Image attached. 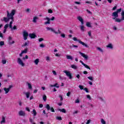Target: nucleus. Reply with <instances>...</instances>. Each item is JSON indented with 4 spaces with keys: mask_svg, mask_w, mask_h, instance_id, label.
Segmentation results:
<instances>
[{
    "mask_svg": "<svg viewBox=\"0 0 124 124\" xmlns=\"http://www.w3.org/2000/svg\"><path fill=\"white\" fill-rule=\"evenodd\" d=\"M46 30L47 31H52V32H54L56 34H58L59 33V32L55 31V30H54V29L52 28L46 27Z\"/></svg>",
    "mask_w": 124,
    "mask_h": 124,
    "instance_id": "9b49d317",
    "label": "nucleus"
},
{
    "mask_svg": "<svg viewBox=\"0 0 124 124\" xmlns=\"http://www.w3.org/2000/svg\"><path fill=\"white\" fill-rule=\"evenodd\" d=\"M71 67L72 68H73V69H77V68H78V67H77V66L74 65V64H72L71 65Z\"/></svg>",
    "mask_w": 124,
    "mask_h": 124,
    "instance_id": "b1692460",
    "label": "nucleus"
},
{
    "mask_svg": "<svg viewBox=\"0 0 124 124\" xmlns=\"http://www.w3.org/2000/svg\"><path fill=\"white\" fill-rule=\"evenodd\" d=\"M26 110L27 111H28V112H30L31 111V110H30V108H28V107L26 108Z\"/></svg>",
    "mask_w": 124,
    "mask_h": 124,
    "instance_id": "052dcab7",
    "label": "nucleus"
},
{
    "mask_svg": "<svg viewBox=\"0 0 124 124\" xmlns=\"http://www.w3.org/2000/svg\"><path fill=\"white\" fill-rule=\"evenodd\" d=\"M59 79L60 80H66V78L64 77L60 76L59 77Z\"/></svg>",
    "mask_w": 124,
    "mask_h": 124,
    "instance_id": "2f4dec72",
    "label": "nucleus"
},
{
    "mask_svg": "<svg viewBox=\"0 0 124 124\" xmlns=\"http://www.w3.org/2000/svg\"><path fill=\"white\" fill-rule=\"evenodd\" d=\"M16 13V10H13L11 13H9L8 11H7V17H4L2 21H4L5 23H7L10 20H12L13 21L14 19V16L15 15V13Z\"/></svg>",
    "mask_w": 124,
    "mask_h": 124,
    "instance_id": "f257e3e1",
    "label": "nucleus"
},
{
    "mask_svg": "<svg viewBox=\"0 0 124 124\" xmlns=\"http://www.w3.org/2000/svg\"><path fill=\"white\" fill-rule=\"evenodd\" d=\"M43 40H44V39L42 38H40L39 39V42H41V41H43Z\"/></svg>",
    "mask_w": 124,
    "mask_h": 124,
    "instance_id": "603ef678",
    "label": "nucleus"
},
{
    "mask_svg": "<svg viewBox=\"0 0 124 124\" xmlns=\"http://www.w3.org/2000/svg\"><path fill=\"white\" fill-rule=\"evenodd\" d=\"M44 20H47V21L45 22V25H48V24H51V22H50V20H51V21H54L55 20V17L54 16H52L51 18L46 17H45Z\"/></svg>",
    "mask_w": 124,
    "mask_h": 124,
    "instance_id": "f03ea898",
    "label": "nucleus"
},
{
    "mask_svg": "<svg viewBox=\"0 0 124 124\" xmlns=\"http://www.w3.org/2000/svg\"><path fill=\"white\" fill-rule=\"evenodd\" d=\"M92 121V120H91V119L88 120L86 123V124H89L90 123H91V122Z\"/></svg>",
    "mask_w": 124,
    "mask_h": 124,
    "instance_id": "bf43d9fd",
    "label": "nucleus"
},
{
    "mask_svg": "<svg viewBox=\"0 0 124 124\" xmlns=\"http://www.w3.org/2000/svg\"><path fill=\"white\" fill-rule=\"evenodd\" d=\"M13 30H17V27H16V25H15V26L13 27V28H12V31H13Z\"/></svg>",
    "mask_w": 124,
    "mask_h": 124,
    "instance_id": "4d7b16f0",
    "label": "nucleus"
},
{
    "mask_svg": "<svg viewBox=\"0 0 124 124\" xmlns=\"http://www.w3.org/2000/svg\"><path fill=\"white\" fill-rule=\"evenodd\" d=\"M56 120H58V121H62V119L61 117H56Z\"/></svg>",
    "mask_w": 124,
    "mask_h": 124,
    "instance_id": "a19ab883",
    "label": "nucleus"
},
{
    "mask_svg": "<svg viewBox=\"0 0 124 124\" xmlns=\"http://www.w3.org/2000/svg\"><path fill=\"white\" fill-rule=\"evenodd\" d=\"M75 3H76V4H81V3L78 1H75Z\"/></svg>",
    "mask_w": 124,
    "mask_h": 124,
    "instance_id": "e2e57ef3",
    "label": "nucleus"
},
{
    "mask_svg": "<svg viewBox=\"0 0 124 124\" xmlns=\"http://www.w3.org/2000/svg\"><path fill=\"white\" fill-rule=\"evenodd\" d=\"M78 20L80 22H81V25H84V19H83V18L82 17L78 16L77 17Z\"/></svg>",
    "mask_w": 124,
    "mask_h": 124,
    "instance_id": "f8f14e48",
    "label": "nucleus"
},
{
    "mask_svg": "<svg viewBox=\"0 0 124 124\" xmlns=\"http://www.w3.org/2000/svg\"><path fill=\"white\" fill-rule=\"evenodd\" d=\"M4 45V42L0 41V46H3Z\"/></svg>",
    "mask_w": 124,
    "mask_h": 124,
    "instance_id": "ea45409f",
    "label": "nucleus"
},
{
    "mask_svg": "<svg viewBox=\"0 0 124 124\" xmlns=\"http://www.w3.org/2000/svg\"><path fill=\"white\" fill-rule=\"evenodd\" d=\"M122 12V8H120V9H118L117 10V11H116L115 12L116 13H117L118 14H119V13H120V12Z\"/></svg>",
    "mask_w": 124,
    "mask_h": 124,
    "instance_id": "4c0bfd02",
    "label": "nucleus"
},
{
    "mask_svg": "<svg viewBox=\"0 0 124 124\" xmlns=\"http://www.w3.org/2000/svg\"><path fill=\"white\" fill-rule=\"evenodd\" d=\"M28 86V88L30 90H31L32 89V86H31V84L29 82L27 83Z\"/></svg>",
    "mask_w": 124,
    "mask_h": 124,
    "instance_id": "4be33fe9",
    "label": "nucleus"
},
{
    "mask_svg": "<svg viewBox=\"0 0 124 124\" xmlns=\"http://www.w3.org/2000/svg\"><path fill=\"white\" fill-rule=\"evenodd\" d=\"M54 75H57V73L55 71H52Z\"/></svg>",
    "mask_w": 124,
    "mask_h": 124,
    "instance_id": "774afa93",
    "label": "nucleus"
},
{
    "mask_svg": "<svg viewBox=\"0 0 124 124\" xmlns=\"http://www.w3.org/2000/svg\"><path fill=\"white\" fill-rule=\"evenodd\" d=\"M114 20H115V22H116L117 23H121V22H122V21H123V20L122 19H120V18H118L114 19Z\"/></svg>",
    "mask_w": 124,
    "mask_h": 124,
    "instance_id": "a211bd4d",
    "label": "nucleus"
},
{
    "mask_svg": "<svg viewBox=\"0 0 124 124\" xmlns=\"http://www.w3.org/2000/svg\"><path fill=\"white\" fill-rule=\"evenodd\" d=\"M80 31H81L82 32H84V31H85V27H84V26H80Z\"/></svg>",
    "mask_w": 124,
    "mask_h": 124,
    "instance_id": "5701e85b",
    "label": "nucleus"
},
{
    "mask_svg": "<svg viewBox=\"0 0 124 124\" xmlns=\"http://www.w3.org/2000/svg\"><path fill=\"white\" fill-rule=\"evenodd\" d=\"M75 103H80V100L79 99H77L75 101Z\"/></svg>",
    "mask_w": 124,
    "mask_h": 124,
    "instance_id": "37998d69",
    "label": "nucleus"
},
{
    "mask_svg": "<svg viewBox=\"0 0 124 124\" xmlns=\"http://www.w3.org/2000/svg\"><path fill=\"white\" fill-rule=\"evenodd\" d=\"M8 24H6L4 27V29H5V30H7V28H8Z\"/></svg>",
    "mask_w": 124,
    "mask_h": 124,
    "instance_id": "de8ad7c7",
    "label": "nucleus"
},
{
    "mask_svg": "<svg viewBox=\"0 0 124 124\" xmlns=\"http://www.w3.org/2000/svg\"><path fill=\"white\" fill-rule=\"evenodd\" d=\"M86 26L88 28H91L92 27V25H91V23L90 22H87L86 23Z\"/></svg>",
    "mask_w": 124,
    "mask_h": 124,
    "instance_id": "c756f323",
    "label": "nucleus"
},
{
    "mask_svg": "<svg viewBox=\"0 0 124 124\" xmlns=\"http://www.w3.org/2000/svg\"><path fill=\"white\" fill-rule=\"evenodd\" d=\"M58 111H60V112H62V113H66V110L64 108H58Z\"/></svg>",
    "mask_w": 124,
    "mask_h": 124,
    "instance_id": "f3484780",
    "label": "nucleus"
},
{
    "mask_svg": "<svg viewBox=\"0 0 124 124\" xmlns=\"http://www.w3.org/2000/svg\"><path fill=\"white\" fill-rule=\"evenodd\" d=\"M58 83H55L54 85H50V88H52V87H56V88H60L59 86H58Z\"/></svg>",
    "mask_w": 124,
    "mask_h": 124,
    "instance_id": "412c9836",
    "label": "nucleus"
},
{
    "mask_svg": "<svg viewBox=\"0 0 124 124\" xmlns=\"http://www.w3.org/2000/svg\"><path fill=\"white\" fill-rule=\"evenodd\" d=\"M34 62L35 64H36V65L38 64V62H39V59H36L34 61Z\"/></svg>",
    "mask_w": 124,
    "mask_h": 124,
    "instance_id": "c85d7f7f",
    "label": "nucleus"
},
{
    "mask_svg": "<svg viewBox=\"0 0 124 124\" xmlns=\"http://www.w3.org/2000/svg\"><path fill=\"white\" fill-rule=\"evenodd\" d=\"M48 12L49 13L52 14V13H53V11H52V10H51V9H49V10H48Z\"/></svg>",
    "mask_w": 124,
    "mask_h": 124,
    "instance_id": "864d4df0",
    "label": "nucleus"
},
{
    "mask_svg": "<svg viewBox=\"0 0 124 124\" xmlns=\"http://www.w3.org/2000/svg\"><path fill=\"white\" fill-rule=\"evenodd\" d=\"M28 52V48L25 49L24 50L21 51L22 54H26Z\"/></svg>",
    "mask_w": 124,
    "mask_h": 124,
    "instance_id": "473e14b6",
    "label": "nucleus"
},
{
    "mask_svg": "<svg viewBox=\"0 0 124 124\" xmlns=\"http://www.w3.org/2000/svg\"><path fill=\"white\" fill-rule=\"evenodd\" d=\"M9 43L10 44H14L15 43V42L12 41V37H9Z\"/></svg>",
    "mask_w": 124,
    "mask_h": 124,
    "instance_id": "2eb2a0df",
    "label": "nucleus"
},
{
    "mask_svg": "<svg viewBox=\"0 0 124 124\" xmlns=\"http://www.w3.org/2000/svg\"><path fill=\"white\" fill-rule=\"evenodd\" d=\"M38 19V17L37 16H34L33 18L32 22L33 23H36V20Z\"/></svg>",
    "mask_w": 124,
    "mask_h": 124,
    "instance_id": "6ab92c4d",
    "label": "nucleus"
},
{
    "mask_svg": "<svg viewBox=\"0 0 124 124\" xmlns=\"http://www.w3.org/2000/svg\"><path fill=\"white\" fill-rule=\"evenodd\" d=\"M73 40L74 41H78V42H79V43H80V44H81V45H83V46H85V47H86V48H89V46H88L87 44H86L85 43L81 41V40H78L77 38L76 37H74L73 38Z\"/></svg>",
    "mask_w": 124,
    "mask_h": 124,
    "instance_id": "7ed1b4c3",
    "label": "nucleus"
},
{
    "mask_svg": "<svg viewBox=\"0 0 124 124\" xmlns=\"http://www.w3.org/2000/svg\"><path fill=\"white\" fill-rule=\"evenodd\" d=\"M2 64H5V63H6V60H2Z\"/></svg>",
    "mask_w": 124,
    "mask_h": 124,
    "instance_id": "79ce46f5",
    "label": "nucleus"
},
{
    "mask_svg": "<svg viewBox=\"0 0 124 124\" xmlns=\"http://www.w3.org/2000/svg\"><path fill=\"white\" fill-rule=\"evenodd\" d=\"M29 36L31 39L35 38V37H36V35H35V34H33V33H30L29 34Z\"/></svg>",
    "mask_w": 124,
    "mask_h": 124,
    "instance_id": "4468645a",
    "label": "nucleus"
},
{
    "mask_svg": "<svg viewBox=\"0 0 124 124\" xmlns=\"http://www.w3.org/2000/svg\"><path fill=\"white\" fill-rule=\"evenodd\" d=\"M101 122L102 124H106V122H105L104 121V119H101Z\"/></svg>",
    "mask_w": 124,
    "mask_h": 124,
    "instance_id": "58836bf2",
    "label": "nucleus"
},
{
    "mask_svg": "<svg viewBox=\"0 0 124 124\" xmlns=\"http://www.w3.org/2000/svg\"><path fill=\"white\" fill-rule=\"evenodd\" d=\"M32 112L33 116H34V117H35V116H36V115H37V112H36V110H35V109H33Z\"/></svg>",
    "mask_w": 124,
    "mask_h": 124,
    "instance_id": "aec40b11",
    "label": "nucleus"
},
{
    "mask_svg": "<svg viewBox=\"0 0 124 124\" xmlns=\"http://www.w3.org/2000/svg\"><path fill=\"white\" fill-rule=\"evenodd\" d=\"M25 59H26L27 60H28V59H29V57L28 56V55H26L25 57H24L23 58V60H25Z\"/></svg>",
    "mask_w": 124,
    "mask_h": 124,
    "instance_id": "6e6d98bb",
    "label": "nucleus"
},
{
    "mask_svg": "<svg viewBox=\"0 0 124 124\" xmlns=\"http://www.w3.org/2000/svg\"><path fill=\"white\" fill-rule=\"evenodd\" d=\"M4 123H5V118H4V117H2L1 124H3Z\"/></svg>",
    "mask_w": 124,
    "mask_h": 124,
    "instance_id": "7c9ffc66",
    "label": "nucleus"
},
{
    "mask_svg": "<svg viewBox=\"0 0 124 124\" xmlns=\"http://www.w3.org/2000/svg\"><path fill=\"white\" fill-rule=\"evenodd\" d=\"M31 11V10H30V9L28 8L26 11L27 13H29L30 11Z\"/></svg>",
    "mask_w": 124,
    "mask_h": 124,
    "instance_id": "0e129e2a",
    "label": "nucleus"
},
{
    "mask_svg": "<svg viewBox=\"0 0 124 124\" xmlns=\"http://www.w3.org/2000/svg\"><path fill=\"white\" fill-rule=\"evenodd\" d=\"M87 98L89 99V100H91L92 99V98L91 97V95H87Z\"/></svg>",
    "mask_w": 124,
    "mask_h": 124,
    "instance_id": "a18cd8bd",
    "label": "nucleus"
},
{
    "mask_svg": "<svg viewBox=\"0 0 124 124\" xmlns=\"http://www.w3.org/2000/svg\"><path fill=\"white\" fill-rule=\"evenodd\" d=\"M71 94V92H68V93H67V96H69V95H70Z\"/></svg>",
    "mask_w": 124,
    "mask_h": 124,
    "instance_id": "5fc2aeb1",
    "label": "nucleus"
},
{
    "mask_svg": "<svg viewBox=\"0 0 124 124\" xmlns=\"http://www.w3.org/2000/svg\"><path fill=\"white\" fill-rule=\"evenodd\" d=\"M12 88H13V85H11L9 86V87L8 88H4L3 90L5 91V93L7 94L8 93H9L10 89H12Z\"/></svg>",
    "mask_w": 124,
    "mask_h": 124,
    "instance_id": "39448f33",
    "label": "nucleus"
},
{
    "mask_svg": "<svg viewBox=\"0 0 124 124\" xmlns=\"http://www.w3.org/2000/svg\"><path fill=\"white\" fill-rule=\"evenodd\" d=\"M59 97L61 98L60 101H62V100H63V98H62V95H60Z\"/></svg>",
    "mask_w": 124,
    "mask_h": 124,
    "instance_id": "49530a36",
    "label": "nucleus"
},
{
    "mask_svg": "<svg viewBox=\"0 0 124 124\" xmlns=\"http://www.w3.org/2000/svg\"><path fill=\"white\" fill-rule=\"evenodd\" d=\"M83 66H84L86 68H87V69H89V70H91V68L90 67V66H88V65L85 64L83 65Z\"/></svg>",
    "mask_w": 124,
    "mask_h": 124,
    "instance_id": "f704fd0d",
    "label": "nucleus"
},
{
    "mask_svg": "<svg viewBox=\"0 0 124 124\" xmlns=\"http://www.w3.org/2000/svg\"><path fill=\"white\" fill-rule=\"evenodd\" d=\"M23 36L24 40H27L28 39V36H29V33H28L26 31H23Z\"/></svg>",
    "mask_w": 124,
    "mask_h": 124,
    "instance_id": "6e6552de",
    "label": "nucleus"
},
{
    "mask_svg": "<svg viewBox=\"0 0 124 124\" xmlns=\"http://www.w3.org/2000/svg\"><path fill=\"white\" fill-rule=\"evenodd\" d=\"M87 78L91 81H93V77H88Z\"/></svg>",
    "mask_w": 124,
    "mask_h": 124,
    "instance_id": "e433bc0d",
    "label": "nucleus"
},
{
    "mask_svg": "<svg viewBox=\"0 0 124 124\" xmlns=\"http://www.w3.org/2000/svg\"><path fill=\"white\" fill-rule=\"evenodd\" d=\"M87 12H88V13H89V14H93V13H92V12H91V11H89V10H86Z\"/></svg>",
    "mask_w": 124,
    "mask_h": 124,
    "instance_id": "3c124183",
    "label": "nucleus"
},
{
    "mask_svg": "<svg viewBox=\"0 0 124 124\" xmlns=\"http://www.w3.org/2000/svg\"><path fill=\"white\" fill-rule=\"evenodd\" d=\"M112 17H112V20H115V19L119 17V15L117 13H116V12H114L112 13Z\"/></svg>",
    "mask_w": 124,
    "mask_h": 124,
    "instance_id": "9d476101",
    "label": "nucleus"
},
{
    "mask_svg": "<svg viewBox=\"0 0 124 124\" xmlns=\"http://www.w3.org/2000/svg\"><path fill=\"white\" fill-rule=\"evenodd\" d=\"M39 108H42V107H43V104H40L39 105Z\"/></svg>",
    "mask_w": 124,
    "mask_h": 124,
    "instance_id": "13d9d810",
    "label": "nucleus"
},
{
    "mask_svg": "<svg viewBox=\"0 0 124 124\" xmlns=\"http://www.w3.org/2000/svg\"><path fill=\"white\" fill-rule=\"evenodd\" d=\"M75 114H78V110H76L73 112V115H75Z\"/></svg>",
    "mask_w": 124,
    "mask_h": 124,
    "instance_id": "69168bd1",
    "label": "nucleus"
},
{
    "mask_svg": "<svg viewBox=\"0 0 124 124\" xmlns=\"http://www.w3.org/2000/svg\"><path fill=\"white\" fill-rule=\"evenodd\" d=\"M43 99L44 101H46V100H47V96H46V95H44L43 96Z\"/></svg>",
    "mask_w": 124,
    "mask_h": 124,
    "instance_id": "c9c22d12",
    "label": "nucleus"
},
{
    "mask_svg": "<svg viewBox=\"0 0 124 124\" xmlns=\"http://www.w3.org/2000/svg\"><path fill=\"white\" fill-rule=\"evenodd\" d=\"M67 60H70L71 61H73V57L70 55H66Z\"/></svg>",
    "mask_w": 124,
    "mask_h": 124,
    "instance_id": "dca6fc26",
    "label": "nucleus"
},
{
    "mask_svg": "<svg viewBox=\"0 0 124 124\" xmlns=\"http://www.w3.org/2000/svg\"><path fill=\"white\" fill-rule=\"evenodd\" d=\"M78 53L81 55V57H83V58H84L85 61H88L89 60V56H88V55L85 54V53L81 52V51H79Z\"/></svg>",
    "mask_w": 124,
    "mask_h": 124,
    "instance_id": "423d86ee",
    "label": "nucleus"
},
{
    "mask_svg": "<svg viewBox=\"0 0 124 124\" xmlns=\"http://www.w3.org/2000/svg\"><path fill=\"white\" fill-rule=\"evenodd\" d=\"M83 90L85 91L86 92V93H89V90H88V88H84Z\"/></svg>",
    "mask_w": 124,
    "mask_h": 124,
    "instance_id": "09e8293b",
    "label": "nucleus"
},
{
    "mask_svg": "<svg viewBox=\"0 0 124 124\" xmlns=\"http://www.w3.org/2000/svg\"><path fill=\"white\" fill-rule=\"evenodd\" d=\"M97 50H98V51H99V52H101V53H103V49L99 47H97Z\"/></svg>",
    "mask_w": 124,
    "mask_h": 124,
    "instance_id": "cd10ccee",
    "label": "nucleus"
},
{
    "mask_svg": "<svg viewBox=\"0 0 124 124\" xmlns=\"http://www.w3.org/2000/svg\"><path fill=\"white\" fill-rule=\"evenodd\" d=\"M25 94H26V97L29 98L30 97V94L31 93L30 92L25 93Z\"/></svg>",
    "mask_w": 124,
    "mask_h": 124,
    "instance_id": "bb28decb",
    "label": "nucleus"
},
{
    "mask_svg": "<svg viewBox=\"0 0 124 124\" xmlns=\"http://www.w3.org/2000/svg\"><path fill=\"white\" fill-rule=\"evenodd\" d=\"M17 63H18V64L21 65V66H25V63H24V62H23V61H22L21 58H17Z\"/></svg>",
    "mask_w": 124,
    "mask_h": 124,
    "instance_id": "1a4fd4ad",
    "label": "nucleus"
},
{
    "mask_svg": "<svg viewBox=\"0 0 124 124\" xmlns=\"http://www.w3.org/2000/svg\"><path fill=\"white\" fill-rule=\"evenodd\" d=\"M18 115L19 116H22V117H25V116H26V113L25 112V111L23 110H20L18 112Z\"/></svg>",
    "mask_w": 124,
    "mask_h": 124,
    "instance_id": "ddd939ff",
    "label": "nucleus"
},
{
    "mask_svg": "<svg viewBox=\"0 0 124 124\" xmlns=\"http://www.w3.org/2000/svg\"><path fill=\"white\" fill-rule=\"evenodd\" d=\"M40 47H41V48H44V47H45V46H44L43 44H42L40 45Z\"/></svg>",
    "mask_w": 124,
    "mask_h": 124,
    "instance_id": "8fccbe9b",
    "label": "nucleus"
},
{
    "mask_svg": "<svg viewBox=\"0 0 124 124\" xmlns=\"http://www.w3.org/2000/svg\"><path fill=\"white\" fill-rule=\"evenodd\" d=\"M76 77L77 78H78V79H80V75L79 74L77 75Z\"/></svg>",
    "mask_w": 124,
    "mask_h": 124,
    "instance_id": "680f3d73",
    "label": "nucleus"
},
{
    "mask_svg": "<svg viewBox=\"0 0 124 124\" xmlns=\"http://www.w3.org/2000/svg\"><path fill=\"white\" fill-rule=\"evenodd\" d=\"M63 73H65L66 76L68 77L69 79H72V75H71V73H70V72L67 71H63Z\"/></svg>",
    "mask_w": 124,
    "mask_h": 124,
    "instance_id": "0eeeda50",
    "label": "nucleus"
},
{
    "mask_svg": "<svg viewBox=\"0 0 124 124\" xmlns=\"http://www.w3.org/2000/svg\"><path fill=\"white\" fill-rule=\"evenodd\" d=\"M29 122L31 124H33L34 123V120L31 117L29 118Z\"/></svg>",
    "mask_w": 124,
    "mask_h": 124,
    "instance_id": "72a5a7b5",
    "label": "nucleus"
},
{
    "mask_svg": "<svg viewBox=\"0 0 124 124\" xmlns=\"http://www.w3.org/2000/svg\"><path fill=\"white\" fill-rule=\"evenodd\" d=\"M122 18L121 19L122 21H124V11H123L121 14Z\"/></svg>",
    "mask_w": 124,
    "mask_h": 124,
    "instance_id": "a878e982",
    "label": "nucleus"
},
{
    "mask_svg": "<svg viewBox=\"0 0 124 124\" xmlns=\"http://www.w3.org/2000/svg\"><path fill=\"white\" fill-rule=\"evenodd\" d=\"M117 9V6H115L113 8L112 10H116Z\"/></svg>",
    "mask_w": 124,
    "mask_h": 124,
    "instance_id": "338daca9",
    "label": "nucleus"
},
{
    "mask_svg": "<svg viewBox=\"0 0 124 124\" xmlns=\"http://www.w3.org/2000/svg\"><path fill=\"white\" fill-rule=\"evenodd\" d=\"M107 48H109V49H113V45L111 44H109L107 46Z\"/></svg>",
    "mask_w": 124,
    "mask_h": 124,
    "instance_id": "393cba45",
    "label": "nucleus"
},
{
    "mask_svg": "<svg viewBox=\"0 0 124 124\" xmlns=\"http://www.w3.org/2000/svg\"><path fill=\"white\" fill-rule=\"evenodd\" d=\"M46 108L47 109L48 111L50 110L51 112L55 113V109L52 107H51L49 104H46Z\"/></svg>",
    "mask_w": 124,
    "mask_h": 124,
    "instance_id": "20e7f679",
    "label": "nucleus"
},
{
    "mask_svg": "<svg viewBox=\"0 0 124 124\" xmlns=\"http://www.w3.org/2000/svg\"><path fill=\"white\" fill-rule=\"evenodd\" d=\"M78 87L79 88V89L80 90H84V86H83L82 85H79Z\"/></svg>",
    "mask_w": 124,
    "mask_h": 124,
    "instance_id": "c03bdc74",
    "label": "nucleus"
}]
</instances>
